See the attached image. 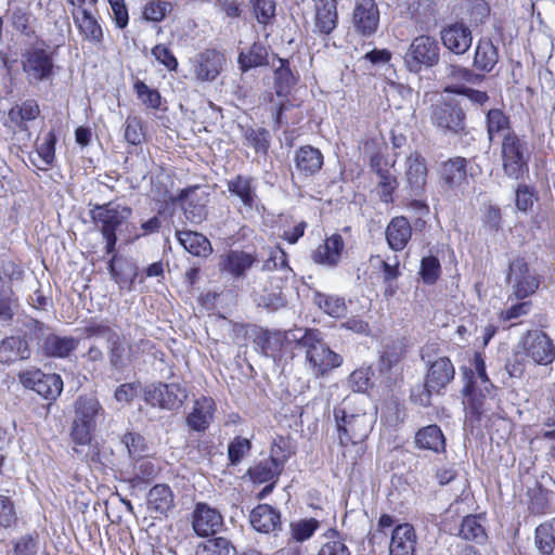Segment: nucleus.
Returning <instances> with one entry per match:
<instances>
[{"mask_svg": "<svg viewBox=\"0 0 555 555\" xmlns=\"http://www.w3.org/2000/svg\"><path fill=\"white\" fill-rule=\"evenodd\" d=\"M198 190L196 186L184 190L181 194L184 215L192 223H201L207 215V194L203 191L198 194Z\"/></svg>", "mask_w": 555, "mask_h": 555, "instance_id": "obj_22", "label": "nucleus"}, {"mask_svg": "<svg viewBox=\"0 0 555 555\" xmlns=\"http://www.w3.org/2000/svg\"><path fill=\"white\" fill-rule=\"evenodd\" d=\"M101 410V405L95 398L80 397L75 403V421L95 427V416Z\"/></svg>", "mask_w": 555, "mask_h": 555, "instance_id": "obj_37", "label": "nucleus"}, {"mask_svg": "<svg viewBox=\"0 0 555 555\" xmlns=\"http://www.w3.org/2000/svg\"><path fill=\"white\" fill-rule=\"evenodd\" d=\"M224 55L216 50H206L192 60L193 72L199 81H212L222 70Z\"/></svg>", "mask_w": 555, "mask_h": 555, "instance_id": "obj_15", "label": "nucleus"}, {"mask_svg": "<svg viewBox=\"0 0 555 555\" xmlns=\"http://www.w3.org/2000/svg\"><path fill=\"white\" fill-rule=\"evenodd\" d=\"M250 441L247 438L236 437L228 447L229 460L233 465L238 464L250 450Z\"/></svg>", "mask_w": 555, "mask_h": 555, "instance_id": "obj_60", "label": "nucleus"}, {"mask_svg": "<svg viewBox=\"0 0 555 555\" xmlns=\"http://www.w3.org/2000/svg\"><path fill=\"white\" fill-rule=\"evenodd\" d=\"M31 350L27 340L21 336H10L0 343V362L12 364L29 359Z\"/></svg>", "mask_w": 555, "mask_h": 555, "instance_id": "obj_25", "label": "nucleus"}, {"mask_svg": "<svg viewBox=\"0 0 555 555\" xmlns=\"http://www.w3.org/2000/svg\"><path fill=\"white\" fill-rule=\"evenodd\" d=\"M464 405L468 412L477 417L487 411L486 396L483 393H477L475 389H468L465 391Z\"/></svg>", "mask_w": 555, "mask_h": 555, "instance_id": "obj_57", "label": "nucleus"}, {"mask_svg": "<svg viewBox=\"0 0 555 555\" xmlns=\"http://www.w3.org/2000/svg\"><path fill=\"white\" fill-rule=\"evenodd\" d=\"M267 60L268 49L260 41L255 42L247 51H242L238 55V63L243 70L266 65Z\"/></svg>", "mask_w": 555, "mask_h": 555, "instance_id": "obj_39", "label": "nucleus"}, {"mask_svg": "<svg viewBox=\"0 0 555 555\" xmlns=\"http://www.w3.org/2000/svg\"><path fill=\"white\" fill-rule=\"evenodd\" d=\"M23 69L29 82L49 79L53 74V63L43 49H31L24 54Z\"/></svg>", "mask_w": 555, "mask_h": 555, "instance_id": "obj_14", "label": "nucleus"}, {"mask_svg": "<svg viewBox=\"0 0 555 555\" xmlns=\"http://www.w3.org/2000/svg\"><path fill=\"white\" fill-rule=\"evenodd\" d=\"M318 528L319 521L314 518L293 521L289 525L291 539L296 542H305L314 534Z\"/></svg>", "mask_w": 555, "mask_h": 555, "instance_id": "obj_47", "label": "nucleus"}, {"mask_svg": "<svg viewBox=\"0 0 555 555\" xmlns=\"http://www.w3.org/2000/svg\"><path fill=\"white\" fill-rule=\"evenodd\" d=\"M172 11V3L165 0H149L143 7V17L150 22H160Z\"/></svg>", "mask_w": 555, "mask_h": 555, "instance_id": "obj_49", "label": "nucleus"}, {"mask_svg": "<svg viewBox=\"0 0 555 555\" xmlns=\"http://www.w3.org/2000/svg\"><path fill=\"white\" fill-rule=\"evenodd\" d=\"M78 343L74 337L50 334L42 341V350L49 357L66 358L78 347Z\"/></svg>", "mask_w": 555, "mask_h": 555, "instance_id": "obj_32", "label": "nucleus"}, {"mask_svg": "<svg viewBox=\"0 0 555 555\" xmlns=\"http://www.w3.org/2000/svg\"><path fill=\"white\" fill-rule=\"evenodd\" d=\"M313 302L326 314L333 318H341L347 312V306L343 297L317 292Z\"/></svg>", "mask_w": 555, "mask_h": 555, "instance_id": "obj_38", "label": "nucleus"}, {"mask_svg": "<svg viewBox=\"0 0 555 555\" xmlns=\"http://www.w3.org/2000/svg\"><path fill=\"white\" fill-rule=\"evenodd\" d=\"M17 522V514L11 498L0 494V527L12 528Z\"/></svg>", "mask_w": 555, "mask_h": 555, "instance_id": "obj_55", "label": "nucleus"}, {"mask_svg": "<svg viewBox=\"0 0 555 555\" xmlns=\"http://www.w3.org/2000/svg\"><path fill=\"white\" fill-rule=\"evenodd\" d=\"M385 235L389 248L395 251H401L411 240L412 227L405 217H395L388 223Z\"/></svg>", "mask_w": 555, "mask_h": 555, "instance_id": "obj_23", "label": "nucleus"}, {"mask_svg": "<svg viewBox=\"0 0 555 555\" xmlns=\"http://www.w3.org/2000/svg\"><path fill=\"white\" fill-rule=\"evenodd\" d=\"M499 60L498 49L489 37H481L477 43L474 65L485 72H490Z\"/></svg>", "mask_w": 555, "mask_h": 555, "instance_id": "obj_35", "label": "nucleus"}, {"mask_svg": "<svg viewBox=\"0 0 555 555\" xmlns=\"http://www.w3.org/2000/svg\"><path fill=\"white\" fill-rule=\"evenodd\" d=\"M176 236L180 245L193 256L208 257L212 251L209 240L198 232L177 231Z\"/></svg>", "mask_w": 555, "mask_h": 555, "instance_id": "obj_28", "label": "nucleus"}, {"mask_svg": "<svg viewBox=\"0 0 555 555\" xmlns=\"http://www.w3.org/2000/svg\"><path fill=\"white\" fill-rule=\"evenodd\" d=\"M21 383L44 399L54 400L63 390V380L57 374H46L40 370H28L20 374Z\"/></svg>", "mask_w": 555, "mask_h": 555, "instance_id": "obj_9", "label": "nucleus"}, {"mask_svg": "<svg viewBox=\"0 0 555 555\" xmlns=\"http://www.w3.org/2000/svg\"><path fill=\"white\" fill-rule=\"evenodd\" d=\"M439 48L435 37H415L404 55V63L411 73H420L438 62Z\"/></svg>", "mask_w": 555, "mask_h": 555, "instance_id": "obj_4", "label": "nucleus"}, {"mask_svg": "<svg viewBox=\"0 0 555 555\" xmlns=\"http://www.w3.org/2000/svg\"><path fill=\"white\" fill-rule=\"evenodd\" d=\"M443 182L452 189L467 184L466 159L454 157L444 162L440 169Z\"/></svg>", "mask_w": 555, "mask_h": 555, "instance_id": "obj_29", "label": "nucleus"}, {"mask_svg": "<svg viewBox=\"0 0 555 555\" xmlns=\"http://www.w3.org/2000/svg\"><path fill=\"white\" fill-rule=\"evenodd\" d=\"M254 15L257 22L264 27L270 26L275 21L276 3L275 0H250ZM266 30V28H263Z\"/></svg>", "mask_w": 555, "mask_h": 555, "instance_id": "obj_44", "label": "nucleus"}, {"mask_svg": "<svg viewBox=\"0 0 555 555\" xmlns=\"http://www.w3.org/2000/svg\"><path fill=\"white\" fill-rule=\"evenodd\" d=\"M193 529L201 537L217 533L223 521L220 513L205 503H198L193 513Z\"/></svg>", "mask_w": 555, "mask_h": 555, "instance_id": "obj_17", "label": "nucleus"}, {"mask_svg": "<svg viewBox=\"0 0 555 555\" xmlns=\"http://www.w3.org/2000/svg\"><path fill=\"white\" fill-rule=\"evenodd\" d=\"M520 345L525 356L534 364L548 365L555 359V346L542 331H528L521 338Z\"/></svg>", "mask_w": 555, "mask_h": 555, "instance_id": "obj_7", "label": "nucleus"}, {"mask_svg": "<svg viewBox=\"0 0 555 555\" xmlns=\"http://www.w3.org/2000/svg\"><path fill=\"white\" fill-rule=\"evenodd\" d=\"M336 23V0H315V30L322 35H330Z\"/></svg>", "mask_w": 555, "mask_h": 555, "instance_id": "obj_30", "label": "nucleus"}, {"mask_svg": "<svg viewBox=\"0 0 555 555\" xmlns=\"http://www.w3.org/2000/svg\"><path fill=\"white\" fill-rule=\"evenodd\" d=\"M344 250V238L339 234H333L313 250L311 257L318 264L334 268L340 262Z\"/></svg>", "mask_w": 555, "mask_h": 555, "instance_id": "obj_18", "label": "nucleus"}, {"mask_svg": "<svg viewBox=\"0 0 555 555\" xmlns=\"http://www.w3.org/2000/svg\"><path fill=\"white\" fill-rule=\"evenodd\" d=\"M319 336V332L308 331L299 341L306 348V361L315 377L323 376L343 362L341 357L332 351Z\"/></svg>", "mask_w": 555, "mask_h": 555, "instance_id": "obj_1", "label": "nucleus"}, {"mask_svg": "<svg viewBox=\"0 0 555 555\" xmlns=\"http://www.w3.org/2000/svg\"><path fill=\"white\" fill-rule=\"evenodd\" d=\"M454 377V367L448 358H439L431 363L425 379V393L421 395L420 402L423 405L429 404L430 396L439 392Z\"/></svg>", "mask_w": 555, "mask_h": 555, "instance_id": "obj_11", "label": "nucleus"}, {"mask_svg": "<svg viewBox=\"0 0 555 555\" xmlns=\"http://www.w3.org/2000/svg\"><path fill=\"white\" fill-rule=\"evenodd\" d=\"M80 35H102V29L96 20L86 9H81L75 15Z\"/></svg>", "mask_w": 555, "mask_h": 555, "instance_id": "obj_56", "label": "nucleus"}, {"mask_svg": "<svg viewBox=\"0 0 555 555\" xmlns=\"http://www.w3.org/2000/svg\"><path fill=\"white\" fill-rule=\"evenodd\" d=\"M109 362L116 370H122L130 363V351L117 335L115 340L108 344Z\"/></svg>", "mask_w": 555, "mask_h": 555, "instance_id": "obj_46", "label": "nucleus"}, {"mask_svg": "<svg viewBox=\"0 0 555 555\" xmlns=\"http://www.w3.org/2000/svg\"><path fill=\"white\" fill-rule=\"evenodd\" d=\"M108 271L120 288L130 289L137 276L135 266L127 258L118 255H113L108 261Z\"/></svg>", "mask_w": 555, "mask_h": 555, "instance_id": "obj_27", "label": "nucleus"}, {"mask_svg": "<svg viewBox=\"0 0 555 555\" xmlns=\"http://www.w3.org/2000/svg\"><path fill=\"white\" fill-rule=\"evenodd\" d=\"M227 185L231 197H235L241 204L238 209L242 215L253 217L261 212L263 206L257 195L253 178L238 175L229 180Z\"/></svg>", "mask_w": 555, "mask_h": 555, "instance_id": "obj_6", "label": "nucleus"}, {"mask_svg": "<svg viewBox=\"0 0 555 555\" xmlns=\"http://www.w3.org/2000/svg\"><path fill=\"white\" fill-rule=\"evenodd\" d=\"M487 133L490 142L494 141L496 137L502 138L516 134L511 129L508 117L498 108L490 109L486 119Z\"/></svg>", "mask_w": 555, "mask_h": 555, "instance_id": "obj_34", "label": "nucleus"}, {"mask_svg": "<svg viewBox=\"0 0 555 555\" xmlns=\"http://www.w3.org/2000/svg\"><path fill=\"white\" fill-rule=\"evenodd\" d=\"M39 105L35 100H27L21 106H14L9 112V118L16 125L34 120L39 115Z\"/></svg>", "mask_w": 555, "mask_h": 555, "instance_id": "obj_48", "label": "nucleus"}, {"mask_svg": "<svg viewBox=\"0 0 555 555\" xmlns=\"http://www.w3.org/2000/svg\"><path fill=\"white\" fill-rule=\"evenodd\" d=\"M376 172L379 178L377 182V191L380 201L384 203L392 202V193L397 186L396 177L391 175L389 170H383L380 168H378Z\"/></svg>", "mask_w": 555, "mask_h": 555, "instance_id": "obj_50", "label": "nucleus"}, {"mask_svg": "<svg viewBox=\"0 0 555 555\" xmlns=\"http://www.w3.org/2000/svg\"><path fill=\"white\" fill-rule=\"evenodd\" d=\"M253 528L262 533H271L281 529L280 512L269 504H259L249 516Z\"/></svg>", "mask_w": 555, "mask_h": 555, "instance_id": "obj_21", "label": "nucleus"}, {"mask_svg": "<svg viewBox=\"0 0 555 555\" xmlns=\"http://www.w3.org/2000/svg\"><path fill=\"white\" fill-rule=\"evenodd\" d=\"M146 503L150 511L164 515L173 506V493L167 485H156L149 491Z\"/></svg>", "mask_w": 555, "mask_h": 555, "instance_id": "obj_33", "label": "nucleus"}, {"mask_svg": "<svg viewBox=\"0 0 555 555\" xmlns=\"http://www.w3.org/2000/svg\"><path fill=\"white\" fill-rule=\"evenodd\" d=\"M280 66L274 70V89L279 96H286L296 79L287 66V61L279 59Z\"/></svg>", "mask_w": 555, "mask_h": 555, "instance_id": "obj_42", "label": "nucleus"}, {"mask_svg": "<svg viewBox=\"0 0 555 555\" xmlns=\"http://www.w3.org/2000/svg\"><path fill=\"white\" fill-rule=\"evenodd\" d=\"M343 414L341 420L337 421L340 444L347 446L349 442L352 444L363 442L369 437L373 427L372 415L366 413L346 415L345 412Z\"/></svg>", "mask_w": 555, "mask_h": 555, "instance_id": "obj_8", "label": "nucleus"}, {"mask_svg": "<svg viewBox=\"0 0 555 555\" xmlns=\"http://www.w3.org/2000/svg\"><path fill=\"white\" fill-rule=\"evenodd\" d=\"M246 141L257 153H266L269 149V132L263 129H251L246 133Z\"/></svg>", "mask_w": 555, "mask_h": 555, "instance_id": "obj_61", "label": "nucleus"}, {"mask_svg": "<svg viewBox=\"0 0 555 555\" xmlns=\"http://www.w3.org/2000/svg\"><path fill=\"white\" fill-rule=\"evenodd\" d=\"M504 173L513 179L520 178L527 170L528 147L517 134L505 137L501 144Z\"/></svg>", "mask_w": 555, "mask_h": 555, "instance_id": "obj_3", "label": "nucleus"}, {"mask_svg": "<svg viewBox=\"0 0 555 555\" xmlns=\"http://www.w3.org/2000/svg\"><path fill=\"white\" fill-rule=\"evenodd\" d=\"M215 402L211 398L201 397L195 400L192 412L186 417L188 425L196 431H204L212 421Z\"/></svg>", "mask_w": 555, "mask_h": 555, "instance_id": "obj_26", "label": "nucleus"}, {"mask_svg": "<svg viewBox=\"0 0 555 555\" xmlns=\"http://www.w3.org/2000/svg\"><path fill=\"white\" fill-rule=\"evenodd\" d=\"M441 273L439 260L434 256L424 257L421 261L420 274L427 284H434Z\"/></svg>", "mask_w": 555, "mask_h": 555, "instance_id": "obj_58", "label": "nucleus"}, {"mask_svg": "<svg viewBox=\"0 0 555 555\" xmlns=\"http://www.w3.org/2000/svg\"><path fill=\"white\" fill-rule=\"evenodd\" d=\"M462 9L468 16L469 24L474 26L485 23L490 14V8L485 0H464Z\"/></svg>", "mask_w": 555, "mask_h": 555, "instance_id": "obj_45", "label": "nucleus"}, {"mask_svg": "<svg viewBox=\"0 0 555 555\" xmlns=\"http://www.w3.org/2000/svg\"><path fill=\"white\" fill-rule=\"evenodd\" d=\"M459 535L467 541L476 543H483L487 540V533L483 525L481 524L480 516H466L461 524Z\"/></svg>", "mask_w": 555, "mask_h": 555, "instance_id": "obj_40", "label": "nucleus"}, {"mask_svg": "<svg viewBox=\"0 0 555 555\" xmlns=\"http://www.w3.org/2000/svg\"><path fill=\"white\" fill-rule=\"evenodd\" d=\"M283 335L280 332H264L258 336L257 343L260 345L263 354L273 356L280 351L283 346Z\"/></svg>", "mask_w": 555, "mask_h": 555, "instance_id": "obj_53", "label": "nucleus"}, {"mask_svg": "<svg viewBox=\"0 0 555 555\" xmlns=\"http://www.w3.org/2000/svg\"><path fill=\"white\" fill-rule=\"evenodd\" d=\"M415 444L420 449L440 453L446 449V439L437 425H428L416 433Z\"/></svg>", "mask_w": 555, "mask_h": 555, "instance_id": "obj_31", "label": "nucleus"}, {"mask_svg": "<svg viewBox=\"0 0 555 555\" xmlns=\"http://www.w3.org/2000/svg\"><path fill=\"white\" fill-rule=\"evenodd\" d=\"M318 555H350V552L340 538H335L324 543Z\"/></svg>", "mask_w": 555, "mask_h": 555, "instance_id": "obj_64", "label": "nucleus"}, {"mask_svg": "<svg viewBox=\"0 0 555 555\" xmlns=\"http://www.w3.org/2000/svg\"><path fill=\"white\" fill-rule=\"evenodd\" d=\"M188 398L185 388L178 383H158L145 392V400L153 406L166 410L179 409Z\"/></svg>", "mask_w": 555, "mask_h": 555, "instance_id": "obj_10", "label": "nucleus"}, {"mask_svg": "<svg viewBox=\"0 0 555 555\" xmlns=\"http://www.w3.org/2000/svg\"><path fill=\"white\" fill-rule=\"evenodd\" d=\"M274 461L275 460L269 459L260 461L257 465L249 469L250 478L258 483L273 480L282 472V467L274 463Z\"/></svg>", "mask_w": 555, "mask_h": 555, "instance_id": "obj_43", "label": "nucleus"}, {"mask_svg": "<svg viewBox=\"0 0 555 555\" xmlns=\"http://www.w3.org/2000/svg\"><path fill=\"white\" fill-rule=\"evenodd\" d=\"M131 208L112 203L92 205L90 216L101 233L105 231L116 233V230L131 216Z\"/></svg>", "mask_w": 555, "mask_h": 555, "instance_id": "obj_12", "label": "nucleus"}, {"mask_svg": "<svg viewBox=\"0 0 555 555\" xmlns=\"http://www.w3.org/2000/svg\"><path fill=\"white\" fill-rule=\"evenodd\" d=\"M379 22V12L374 0H358L353 11V23L362 35H372L376 31Z\"/></svg>", "mask_w": 555, "mask_h": 555, "instance_id": "obj_19", "label": "nucleus"}, {"mask_svg": "<svg viewBox=\"0 0 555 555\" xmlns=\"http://www.w3.org/2000/svg\"><path fill=\"white\" fill-rule=\"evenodd\" d=\"M134 90L138 95V98L141 100V102L154 109L159 108L160 106V94L157 90L151 89L147 85H145L143 81L138 80L134 82Z\"/></svg>", "mask_w": 555, "mask_h": 555, "instance_id": "obj_54", "label": "nucleus"}, {"mask_svg": "<svg viewBox=\"0 0 555 555\" xmlns=\"http://www.w3.org/2000/svg\"><path fill=\"white\" fill-rule=\"evenodd\" d=\"M232 547L224 538L208 540L196 547L195 555H231Z\"/></svg>", "mask_w": 555, "mask_h": 555, "instance_id": "obj_51", "label": "nucleus"}, {"mask_svg": "<svg viewBox=\"0 0 555 555\" xmlns=\"http://www.w3.org/2000/svg\"><path fill=\"white\" fill-rule=\"evenodd\" d=\"M93 427L74 420L70 429V438L76 447L89 446L92 440Z\"/></svg>", "mask_w": 555, "mask_h": 555, "instance_id": "obj_59", "label": "nucleus"}, {"mask_svg": "<svg viewBox=\"0 0 555 555\" xmlns=\"http://www.w3.org/2000/svg\"><path fill=\"white\" fill-rule=\"evenodd\" d=\"M295 170L300 177H311L323 166V154L311 145L300 146L294 156Z\"/></svg>", "mask_w": 555, "mask_h": 555, "instance_id": "obj_20", "label": "nucleus"}, {"mask_svg": "<svg viewBox=\"0 0 555 555\" xmlns=\"http://www.w3.org/2000/svg\"><path fill=\"white\" fill-rule=\"evenodd\" d=\"M430 120L442 133L461 134L466 128V115L453 100L441 99L431 105Z\"/></svg>", "mask_w": 555, "mask_h": 555, "instance_id": "obj_2", "label": "nucleus"}, {"mask_svg": "<svg viewBox=\"0 0 555 555\" xmlns=\"http://www.w3.org/2000/svg\"><path fill=\"white\" fill-rule=\"evenodd\" d=\"M85 337L88 339L104 338L107 344L115 340L118 333L113 330L107 322H91L83 328Z\"/></svg>", "mask_w": 555, "mask_h": 555, "instance_id": "obj_52", "label": "nucleus"}, {"mask_svg": "<svg viewBox=\"0 0 555 555\" xmlns=\"http://www.w3.org/2000/svg\"><path fill=\"white\" fill-rule=\"evenodd\" d=\"M122 443L132 457H140L145 451L144 438L139 434L128 433L122 437Z\"/></svg>", "mask_w": 555, "mask_h": 555, "instance_id": "obj_63", "label": "nucleus"}, {"mask_svg": "<svg viewBox=\"0 0 555 555\" xmlns=\"http://www.w3.org/2000/svg\"><path fill=\"white\" fill-rule=\"evenodd\" d=\"M427 180V167L425 159L413 153L405 159L404 190L411 197H418L425 191Z\"/></svg>", "mask_w": 555, "mask_h": 555, "instance_id": "obj_13", "label": "nucleus"}, {"mask_svg": "<svg viewBox=\"0 0 555 555\" xmlns=\"http://www.w3.org/2000/svg\"><path fill=\"white\" fill-rule=\"evenodd\" d=\"M417 534L411 524L397 525L390 537L389 555H415Z\"/></svg>", "mask_w": 555, "mask_h": 555, "instance_id": "obj_16", "label": "nucleus"}, {"mask_svg": "<svg viewBox=\"0 0 555 555\" xmlns=\"http://www.w3.org/2000/svg\"><path fill=\"white\" fill-rule=\"evenodd\" d=\"M412 16L420 30L429 31L437 23L436 9L433 0H412Z\"/></svg>", "mask_w": 555, "mask_h": 555, "instance_id": "obj_36", "label": "nucleus"}, {"mask_svg": "<svg viewBox=\"0 0 555 555\" xmlns=\"http://www.w3.org/2000/svg\"><path fill=\"white\" fill-rule=\"evenodd\" d=\"M256 262V257L243 250H230L219 261L220 271L232 276H244L245 272Z\"/></svg>", "mask_w": 555, "mask_h": 555, "instance_id": "obj_24", "label": "nucleus"}, {"mask_svg": "<svg viewBox=\"0 0 555 555\" xmlns=\"http://www.w3.org/2000/svg\"><path fill=\"white\" fill-rule=\"evenodd\" d=\"M534 542L541 554L550 555L553 552L555 547V518L537 527Z\"/></svg>", "mask_w": 555, "mask_h": 555, "instance_id": "obj_41", "label": "nucleus"}, {"mask_svg": "<svg viewBox=\"0 0 555 555\" xmlns=\"http://www.w3.org/2000/svg\"><path fill=\"white\" fill-rule=\"evenodd\" d=\"M112 18L115 22L116 26L120 29L125 28L129 22L128 10L125 3V0H107Z\"/></svg>", "mask_w": 555, "mask_h": 555, "instance_id": "obj_62", "label": "nucleus"}, {"mask_svg": "<svg viewBox=\"0 0 555 555\" xmlns=\"http://www.w3.org/2000/svg\"><path fill=\"white\" fill-rule=\"evenodd\" d=\"M506 281L512 288V296L517 299L531 296L540 285L538 275L522 258H516L509 263Z\"/></svg>", "mask_w": 555, "mask_h": 555, "instance_id": "obj_5", "label": "nucleus"}]
</instances>
